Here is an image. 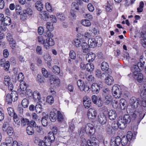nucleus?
Here are the masks:
<instances>
[{
  "label": "nucleus",
  "instance_id": "1",
  "mask_svg": "<svg viewBox=\"0 0 146 146\" xmlns=\"http://www.w3.org/2000/svg\"><path fill=\"white\" fill-rule=\"evenodd\" d=\"M139 63L133 64L130 67L131 72L127 76L132 79L135 83L139 84L141 83L144 79L143 75L141 73L142 71L139 68Z\"/></svg>",
  "mask_w": 146,
  "mask_h": 146
},
{
  "label": "nucleus",
  "instance_id": "2",
  "mask_svg": "<svg viewBox=\"0 0 146 146\" xmlns=\"http://www.w3.org/2000/svg\"><path fill=\"white\" fill-rule=\"evenodd\" d=\"M15 9L17 14L20 15V19L23 21H26L33 14L32 10L30 8H27L23 10L22 12L21 13L22 8L19 5H16Z\"/></svg>",
  "mask_w": 146,
  "mask_h": 146
},
{
  "label": "nucleus",
  "instance_id": "3",
  "mask_svg": "<svg viewBox=\"0 0 146 146\" xmlns=\"http://www.w3.org/2000/svg\"><path fill=\"white\" fill-rule=\"evenodd\" d=\"M125 86L123 85H119L117 84L114 85L112 87L111 91L114 97L116 98H119L122 95Z\"/></svg>",
  "mask_w": 146,
  "mask_h": 146
},
{
  "label": "nucleus",
  "instance_id": "4",
  "mask_svg": "<svg viewBox=\"0 0 146 146\" xmlns=\"http://www.w3.org/2000/svg\"><path fill=\"white\" fill-rule=\"evenodd\" d=\"M52 37H48L46 41L43 37H38V42L43 45L44 47L46 49L49 48V46H52L54 44V41Z\"/></svg>",
  "mask_w": 146,
  "mask_h": 146
},
{
  "label": "nucleus",
  "instance_id": "5",
  "mask_svg": "<svg viewBox=\"0 0 146 146\" xmlns=\"http://www.w3.org/2000/svg\"><path fill=\"white\" fill-rule=\"evenodd\" d=\"M138 109V111L139 113V117L137 119V122L139 123L141 120L143 118L145 115V113L143 110V107H146V100H140V105Z\"/></svg>",
  "mask_w": 146,
  "mask_h": 146
},
{
  "label": "nucleus",
  "instance_id": "6",
  "mask_svg": "<svg viewBox=\"0 0 146 146\" xmlns=\"http://www.w3.org/2000/svg\"><path fill=\"white\" fill-rule=\"evenodd\" d=\"M103 84L102 82H97L92 84L90 87V89L93 94H97L99 93L100 90L103 88Z\"/></svg>",
  "mask_w": 146,
  "mask_h": 146
},
{
  "label": "nucleus",
  "instance_id": "7",
  "mask_svg": "<svg viewBox=\"0 0 146 146\" xmlns=\"http://www.w3.org/2000/svg\"><path fill=\"white\" fill-rule=\"evenodd\" d=\"M15 93H11L10 94H7L5 97V101L7 104L9 105H11L12 104L13 102L12 97H14V100H13V102H15L18 100V94L16 91H14Z\"/></svg>",
  "mask_w": 146,
  "mask_h": 146
},
{
  "label": "nucleus",
  "instance_id": "8",
  "mask_svg": "<svg viewBox=\"0 0 146 146\" xmlns=\"http://www.w3.org/2000/svg\"><path fill=\"white\" fill-rule=\"evenodd\" d=\"M87 115L88 118H90L92 123H94L96 121L97 115V111L93 108H90L88 110Z\"/></svg>",
  "mask_w": 146,
  "mask_h": 146
},
{
  "label": "nucleus",
  "instance_id": "9",
  "mask_svg": "<svg viewBox=\"0 0 146 146\" xmlns=\"http://www.w3.org/2000/svg\"><path fill=\"white\" fill-rule=\"evenodd\" d=\"M86 134L88 136L91 137L96 132V129L93 124L89 123H87L86 125Z\"/></svg>",
  "mask_w": 146,
  "mask_h": 146
},
{
  "label": "nucleus",
  "instance_id": "10",
  "mask_svg": "<svg viewBox=\"0 0 146 146\" xmlns=\"http://www.w3.org/2000/svg\"><path fill=\"white\" fill-rule=\"evenodd\" d=\"M91 99L93 103L98 107H101L103 105V101L100 96L93 95L91 97Z\"/></svg>",
  "mask_w": 146,
  "mask_h": 146
},
{
  "label": "nucleus",
  "instance_id": "11",
  "mask_svg": "<svg viewBox=\"0 0 146 146\" xmlns=\"http://www.w3.org/2000/svg\"><path fill=\"white\" fill-rule=\"evenodd\" d=\"M129 111V115L130 116V119L131 121H133L136 120L137 124H139V123H138L137 119L138 118L139 113L138 111V109H137V111H136L133 109H130Z\"/></svg>",
  "mask_w": 146,
  "mask_h": 146
},
{
  "label": "nucleus",
  "instance_id": "12",
  "mask_svg": "<svg viewBox=\"0 0 146 146\" xmlns=\"http://www.w3.org/2000/svg\"><path fill=\"white\" fill-rule=\"evenodd\" d=\"M3 84L4 85L8 87L9 90L11 91H12L14 86L12 83L11 82V78L9 76L6 75L5 76Z\"/></svg>",
  "mask_w": 146,
  "mask_h": 146
},
{
  "label": "nucleus",
  "instance_id": "13",
  "mask_svg": "<svg viewBox=\"0 0 146 146\" xmlns=\"http://www.w3.org/2000/svg\"><path fill=\"white\" fill-rule=\"evenodd\" d=\"M130 104L132 109L135 110L140 105V100L139 98L132 97L130 99Z\"/></svg>",
  "mask_w": 146,
  "mask_h": 146
},
{
  "label": "nucleus",
  "instance_id": "14",
  "mask_svg": "<svg viewBox=\"0 0 146 146\" xmlns=\"http://www.w3.org/2000/svg\"><path fill=\"white\" fill-rule=\"evenodd\" d=\"M0 21L1 23L4 25L9 26L11 25V19L8 16H6L5 17L3 14H0Z\"/></svg>",
  "mask_w": 146,
  "mask_h": 146
},
{
  "label": "nucleus",
  "instance_id": "15",
  "mask_svg": "<svg viewBox=\"0 0 146 146\" xmlns=\"http://www.w3.org/2000/svg\"><path fill=\"white\" fill-rule=\"evenodd\" d=\"M130 116L129 114H125L123 117H121L120 119H119L121 121V124H123V126H125L124 129L126 127L127 124H129L131 121Z\"/></svg>",
  "mask_w": 146,
  "mask_h": 146
},
{
  "label": "nucleus",
  "instance_id": "16",
  "mask_svg": "<svg viewBox=\"0 0 146 146\" xmlns=\"http://www.w3.org/2000/svg\"><path fill=\"white\" fill-rule=\"evenodd\" d=\"M121 142V138L119 136L113 137L111 138L110 142V146H119Z\"/></svg>",
  "mask_w": 146,
  "mask_h": 146
},
{
  "label": "nucleus",
  "instance_id": "17",
  "mask_svg": "<svg viewBox=\"0 0 146 146\" xmlns=\"http://www.w3.org/2000/svg\"><path fill=\"white\" fill-rule=\"evenodd\" d=\"M111 127L114 131H117L118 128L120 129H124L125 126H123V124H121V121L119 119L116 121H113Z\"/></svg>",
  "mask_w": 146,
  "mask_h": 146
},
{
  "label": "nucleus",
  "instance_id": "18",
  "mask_svg": "<svg viewBox=\"0 0 146 146\" xmlns=\"http://www.w3.org/2000/svg\"><path fill=\"white\" fill-rule=\"evenodd\" d=\"M0 65L3 68L4 70L6 71L9 70L10 66L9 61H6L5 59L3 58L0 60Z\"/></svg>",
  "mask_w": 146,
  "mask_h": 146
},
{
  "label": "nucleus",
  "instance_id": "19",
  "mask_svg": "<svg viewBox=\"0 0 146 146\" xmlns=\"http://www.w3.org/2000/svg\"><path fill=\"white\" fill-rule=\"evenodd\" d=\"M83 102L84 106L86 109H88L92 105V103L90 98L87 96L84 97L83 99Z\"/></svg>",
  "mask_w": 146,
  "mask_h": 146
},
{
  "label": "nucleus",
  "instance_id": "20",
  "mask_svg": "<svg viewBox=\"0 0 146 146\" xmlns=\"http://www.w3.org/2000/svg\"><path fill=\"white\" fill-rule=\"evenodd\" d=\"M106 115L103 113H100L98 116V121L102 125H104L107 122Z\"/></svg>",
  "mask_w": 146,
  "mask_h": 146
},
{
  "label": "nucleus",
  "instance_id": "21",
  "mask_svg": "<svg viewBox=\"0 0 146 146\" xmlns=\"http://www.w3.org/2000/svg\"><path fill=\"white\" fill-rule=\"evenodd\" d=\"M51 84H53L54 86L58 87L60 83V80L58 77L55 75H52L50 78Z\"/></svg>",
  "mask_w": 146,
  "mask_h": 146
},
{
  "label": "nucleus",
  "instance_id": "22",
  "mask_svg": "<svg viewBox=\"0 0 146 146\" xmlns=\"http://www.w3.org/2000/svg\"><path fill=\"white\" fill-rule=\"evenodd\" d=\"M72 8L73 9L70 11V17L72 19H74L76 17L75 11H74V9L78 10V5L76 2H73L72 3L71 5Z\"/></svg>",
  "mask_w": 146,
  "mask_h": 146
},
{
  "label": "nucleus",
  "instance_id": "23",
  "mask_svg": "<svg viewBox=\"0 0 146 146\" xmlns=\"http://www.w3.org/2000/svg\"><path fill=\"white\" fill-rule=\"evenodd\" d=\"M96 57V55L94 53L90 52L87 54L86 59L89 62H92L94 60Z\"/></svg>",
  "mask_w": 146,
  "mask_h": 146
},
{
  "label": "nucleus",
  "instance_id": "24",
  "mask_svg": "<svg viewBox=\"0 0 146 146\" xmlns=\"http://www.w3.org/2000/svg\"><path fill=\"white\" fill-rule=\"evenodd\" d=\"M83 40L82 41V43L81 44V46L82 49L83 50L84 52H90V45L88 44L86 42H83Z\"/></svg>",
  "mask_w": 146,
  "mask_h": 146
},
{
  "label": "nucleus",
  "instance_id": "25",
  "mask_svg": "<svg viewBox=\"0 0 146 146\" xmlns=\"http://www.w3.org/2000/svg\"><path fill=\"white\" fill-rule=\"evenodd\" d=\"M120 107L121 110H125L127 108V102L125 99L121 98L119 101Z\"/></svg>",
  "mask_w": 146,
  "mask_h": 146
},
{
  "label": "nucleus",
  "instance_id": "26",
  "mask_svg": "<svg viewBox=\"0 0 146 146\" xmlns=\"http://www.w3.org/2000/svg\"><path fill=\"white\" fill-rule=\"evenodd\" d=\"M124 90H123L122 95L123 97L127 100H129L131 98V94L128 91V88L126 87H124Z\"/></svg>",
  "mask_w": 146,
  "mask_h": 146
},
{
  "label": "nucleus",
  "instance_id": "27",
  "mask_svg": "<svg viewBox=\"0 0 146 146\" xmlns=\"http://www.w3.org/2000/svg\"><path fill=\"white\" fill-rule=\"evenodd\" d=\"M108 114L109 118L111 120L115 119L117 116V114L116 111L114 110H110Z\"/></svg>",
  "mask_w": 146,
  "mask_h": 146
},
{
  "label": "nucleus",
  "instance_id": "28",
  "mask_svg": "<svg viewBox=\"0 0 146 146\" xmlns=\"http://www.w3.org/2000/svg\"><path fill=\"white\" fill-rule=\"evenodd\" d=\"M32 97L35 102H37L40 101V95L39 92L37 91H34L32 94Z\"/></svg>",
  "mask_w": 146,
  "mask_h": 146
},
{
  "label": "nucleus",
  "instance_id": "29",
  "mask_svg": "<svg viewBox=\"0 0 146 146\" xmlns=\"http://www.w3.org/2000/svg\"><path fill=\"white\" fill-rule=\"evenodd\" d=\"M131 142L125 136H123L121 138V143L122 145L129 146L131 145Z\"/></svg>",
  "mask_w": 146,
  "mask_h": 146
},
{
  "label": "nucleus",
  "instance_id": "30",
  "mask_svg": "<svg viewBox=\"0 0 146 146\" xmlns=\"http://www.w3.org/2000/svg\"><path fill=\"white\" fill-rule=\"evenodd\" d=\"M45 80L44 77L41 74H38L36 78V81L39 85L43 84L45 83Z\"/></svg>",
  "mask_w": 146,
  "mask_h": 146
},
{
  "label": "nucleus",
  "instance_id": "31",
  "mask_svg": "<svg viewBox=\"0 0 146 146\" xmlns=\"http://www.w3.org/2000/svg\"><path fill=\"white\" fill-rule=\"evenodd\" d=\"M103 103L106 105H108L112 102V99L111 96L110 95H107L105 96L103 99Z\"/></svg>",
  "mask_w": 146,
  "mask_h": 146
},
{
  "label": "nucleus",
  "instance_id": "32",
  "mask_svg": "<svg viewBox=\"0 0 146 146\" xmlns=\"http://www.w3.org/2000/svg\"><path fill=\"white\" fill-rule=\"evenodd\" d=\"M56 119L58 122L60 123H62L64 121V117L61 112L59 111H57Z\"/></svg>",
  "mask_w": 146,
  "mask_h": 146
},
{
  "label": "nucleus",
  "instance_id": "33",
  "mask_svg": "<svg viewBox=\"0 0 146 146\" xmlns=\"http://www.w3.org/2000/svg\"><path fill=\"white\" fill-rule=\"evenodd\" d=\"M49 119L52 122H54L56 120L57 112L51 111L48 115Z\"/></svg>",
  "mask_w": 146,
  "mask_h": 146
},
{
  "label": "nucleus",
  "instance_id": "34",
  "mask_svg": "<svg viewBox=\"0 0 146 146\" xmlns=\"http://www.w3.org/2000/svg\"><path fill=\"white\" fill-rule=\"evenodd\" d=\"M105 80L106 83L108 86L112 85L114 82V79L113 77L109 75L106 78Z\"/></svg>",
  "mask_w": 146,
  "mask_h": 146
},
{
  "label": "nucleus",
  "instance_id": "35",
  "mask_svg": "<svg viewBox=\"0 0 146 146\" xmlns=\"http://www.w3.org/2000/svg\"><path fill=\"white\" fill-rule=\"evenodd\" d=\"M143 57L142 56L140 57V62H138L139 63V68L140 69L142 70L144 69L145 66V63L146 62V60L142 58Z\"/></svg>",
  "mask_w": 146,
  "mask_h": 146
},
{
  "label": "nucleus",
  "instance_id": "36",
  "mask_svg": "<svg viewBox=\"0 0 146 146\" xmlns=\"http://www.w3.org/2000/svg\"><path fill=\"white\" fill-rule=\"evenodd\" d=\"M40 17L43 20H47L49 18L48 13L45 11H43L40 12Z\"/></svg>",
  "mask_w": 146,
  "mask_h": 146
},
{
  "label": "nucleus",
  "instance_id": "37",
  "mask_svg": "<svg viewBox=\"0 0 146 146\" xmlns=\"http://www.w3.org/2000/svg\"><path fill=\"white\" fill-rule=\"evenodd\" d=\"M95 74L97 77L102 78V77L103 76V75H106L107 74V73L104 72L102 74L100 70L97 69L95 71Z\"/></svg>",
  "mask_w": 146,
  "mask_h": 146
},
{
  "label": "nucleus",
  "instance_id": "38",
  "mask_svg": "<svg viewBox=\"0 0 146 146\" xmlns=\"http://www.w3.org/2000/svg\"><path fill=\"white\" fill-rule=\"evenodd\" d=\"M52 71L54 74L58 75L60 73V68L57 65H54L52 67Z\"/></svg>",
  "mask_w": 146,
  "mask_h": 146
},
{
  "label": "nucleus",
  "instance_id": "39",
  "mask_svg": "<svg viewBox=\"0 0 146 146\" xmlns=\"http://www.w3.org/2000/svg\"><path fill=\"white\" fill-rule=\"evenodd\" d=\"M89 42H90V45L91 48H94L97 46L95 38H89L88 40V44Z\"/></svg>",
  "mask_w": 146,
  "mask_h": 146
},
{
  "label": "nucleus",
  "instance_id": "40",
  "mask_svg": "<svg viewBox=\"0 0 146 146\" xmlns=\"http://www.w3.org/2000/svg\"><path fill=\"white\" fill-rule=\"evenodd\" d=\"M90 63H86V70L88 72L91 73L94 70V67L93 63L91 62Z\"/></svg>",
  "mask_w": 146,
  "mask_h": 146
},
{
  "label": "nucleus",
  "instance_id": "41",
  "mask_svg": "<svg viewBox=\"0 0 146 146\" xmlns=\"http://www.w3.org/2000/svg\"><path fill=\"white\" fill-rule=\"evenodd\" d=\"M101 69L103 71L106 72L109 69V66L108 63L105 62H103L101 64Z\"/></svg>",
  "mask_w": 146,
  "mask_h": 146
},
{
  "label": "nucleus",
  "instance_id": "42",
  "mask_svg": "<svg viewBox=\"0 0 146 146\" xmlns=\"http://www.w3.org/2000/svg\"><path fill=\"white\" fill-rule=\"evenodd\" d=\"M82 40V39H81ZM81 41L80 39L75 38L74 39L72 42V44L76 47L78 48L80 47L81 46Z\"/></svg>",
  "mask_w": 146,
  "mask_h": 146
},
{
  "label": "nucleus",
  "instance_id": "43",
  "mask_svg": "<svg viewBox=\"0 0 146 146\" xmlns=\"http://www.w3.org/2000/svg\"><path fill=\"white\" fill-rule=\"evenodd\" d=\"M128 140L131 142L133 141V140L135 139V136H133V135L131 131H128L127 133V135L125 136Z\"/></svg>",
  "mask_w": 146,
  "mask_h": 146
},
{
  "label": "nucleus",
  "instance_id": "44",
  "mask_svg": "<svg viewBox=\"0 0 146 146\" xmlns=\"http://www.w3.org/2000/svg\"><path fill=\"white\" fill-rule=\"evenodd\" d=\"M21 121V125L22 127H24L26 125L28 126L29 122V119L22 117L20 119Z\"/></svg>",
  "mask_w": 146,
  "mask_h": 146
},
{
  "label": "nucleus",
  "instance_id": "45",
  "mask_svg": "<svg viewBox=\"0 0 146 146\" xmlns=\"http://www.w3.org/2000/svg\"><path fill=\"white\" fill-rule=\"evenodd\" d=\"M4 131L9 136H12L14 132V130L12 127L9 126Z\"/></svg>",
  "mask_w": 146,
  "mask_h": 146
},
{
  "label": "nucleus",
  "instance_id": "46",
  "mask_svg": "<svg viewBox=\"0 0 146 146\" xmlns=\"http://www.w3.org/2000/svg\"><path fill=\"white\" fill-rule=\"evenodd\" d=\"M35 106V109L36 112L37 113H40L42 109V105L37 102Z\"/></svg>",
  "mask_w": 146,
  "mask_h": 146
},
{
  "label": "nucleus",
  "instance_id": "47",
  "mask_svg": "<svg viewBox=\"0 0 146 146\" xmlns=\"http://www.w3.org/2000/svg\"><path fill=\"white\" fill-rule=\"evenodd\" d=\"M47 137L48 138L49 141L52 143L54 141L55 139V135L52 133V132H49L48 133V136Z\"/></svg>",
  "mask_w": 146,
  "mask_h": 146
},
{
  "label": "nucleus",
  "instance_id": "48",
  "mask_svg": "<svg viewBox=\"0 0 146 146\" xmlns=\"http://www.w3.org/2000/svg\"><path fill=\"white\" fill-rule=\"evenodd\" d=\"M27 133L29 135H32L34 134V131L33 127L32 126L28 125L26 128Z\"/></svg>",
  "mask_w": 146,
  "mask_h": 146
},
{
  "label": "nucleus",
  "instance_id": "49",
  "mask_svg": "<svg viewBox=\"0 0 146 146\" xmlns=\"http://www.w3.org/2000/svg\"><path fill=\"white\" fill-rule=\"evenodd\" d=\"M76 83L78 88L81 91L83 90V87L85 84L83 81L81 79H79L76 82Z\"/></svg>",
  "mask_w": 146,
  "mask_h": 146
},
{
  "label": "nucleus",
  "instance_id": "50",
  "mask_svg": "<svg viewBox=\"0 0 146 146\" xmlns=\"http://www.w3.org/2000/svg\"><path fill=\"white\" fill-rule=\"evenodd\" d=\"M24 78L25 77L23 73L22 72H20L19 73L17 78V79L15 78V83L17 80H18L19 82H21L24 80Z\"/></svg>",
  "mask_w": 146,
  "mask_h": 146
},
{
  "label": "nucleus",
  "instance_id": "51",
  "mask_svg": "<svg viewBox=\"0 0 146 146\" xmlns=\"http://www.w3.org/2000/svg\"><path fill=\"white\" fill-rule=\"evenodd\" d=\"M88 84V82L85 84L84 85V86L83 87V90L82 89V90H81V91H84L86 93H88L91 90L90 87L91 86L89 85Z\"/></svg>",
  "mask_w": 146,
  "mask_h": 146
},
{
  "label": "nucleus",
  "instance_id": "52",
  "mask_svg": "<svg viewBox=\"0 0 146 146\" xmlns=\"http://www.w3.org/2000/svg\"><path fill=\"white\" fill-rule=\"evenodd\" d=\"M35 7L38 11H40L43 9V6L42 4L40 1H37L35 3Z\"/></svg>",
  "mask_w": 146,
  "mask_h": 146
},
{
  "label": "nucleus",
  "instance_id": "53",
  "mask_svg": "<svg viewBox=\"0 0 146 146\" xmlns=\"http://www.w3.org/2000/svg\"><path fill=\"white\" fill-rule=\"evenodd\" d=\"M42 76L46 78H47L50 76V73L48 72L47 70L44 68H42Z\"/></svg>",
  "mask_w": 146,
  "mask_h": 146
},
{
  "label": "nucleus",
  "instance_id": "54",
  "mask_svg": "<svg viewBox=\"0 0 146 146\" xmlns=\"http://www.w3.org/2000/svg\"><path fill=\"white\" fill-rule=\"evenodd\" d=\"M29 101L28 99L27 98H24L22 101L21 105L22 106L25 108H27L29 105Z\"/></svg>",
  "mask_w": 146,
  "mask_h": 146
},
{
  "label": "nucleus",
  "instance_id": "55",
  "mask_svg": "<svg viewBox=\"0 0 146 146\" xmlns=\"http://www.w3.org/2000/svg\"><path fill=\"white\" fill-rule=\"evenodd\" d=\"M81 23L83 25L86 27L90 26L91 24L90 21L87 19L82 20L81 21Z\"/></svg>",
  "mask_w": 146,
  "mask_h": 146
},
{
  "label": "nucleus",
  "instance_id": "56",
  "mask_svg": "<svg viewBox=\"0 0 146 146\" xmlns=\"http://www.w3.org/2000/svg\"><path fill=\"white\" fill-rule=\"evenodd\" d=\"M69 57L72 60H75L76 58V52L73 50L70 51L69 53Z\"/></svg>",
  "mask_w": 146,
  "mask_h": 146
},
{
  "label": "nucleus",
  "instance_id": "57",
  "mask_svg": "<svg viewBox=\"0 0 146 146\" xmlns=\"http://www.w3.org/2000/svg\"><path fill=\"white\" fill-rule=\"evenodd\" d=\"M46 27L47 29L50 31H52L54 29L53 25L50 22H48L46 23Z\"/></svg>",
  "mask_w": 146,
  "mask_h": 146
},
{
  "label": "nucleus",
  "instance_id": "58",
  "mask_svg": "<svg viewBox=\"0 0 146 146\" xmlns=\"http://www.w3.org/2000/svg\"><path fill=\"white\" fill-rule=\"evenodd\" d=\"M54 101V98L52 96L50 95L47 96L46 98V102L49 104L50 105H51L53 103Z\"/></svg>",
  "mask_w": 146,
  "mask_h": 146
},
{
  "label": "nucleus",
  "instance_id": "59",
  "mask_svg": "<svg viewBox=\"0 0 146 146\" xmlns=\"http://www.w3.org/2000/svg\"><path fill=\"white\" fill-rule=\"evenodd\" d=\"M95 37V38L96 40V42L97 46H98V47H99L102 45V38L101 37Z\"/></svg>",
  "mask_w": 146,
  "mask_h": 146
},
{
  "label": "nucleus",
  "instance_id": "60",
  "mask_svg": "<svg viewBox=\"0 0 146 146\" xmlns=\"http://www.w3.org/2000/svg\"><path fill=\"white\" fill-rule=\"evenodd\" d=\"M144 3L143 1H141L139 3V7L137 9V12L138 13L142 12L143 11L144 7Z\"/></svg>",
  "mask_w": 146,
  "mask_h": 146
},
{
  "label": "nucleus",
  "instance_id": "61",
  "mask_svg": "<svg viewBox=\"0 0 146 146\" xmlns=\"http://www.w3.org/2000/svg\"><path fill=\"white\" fill-rule=\"evenodd\" d=\"M106 131L107 133L109 135L113 134L115 133V131L111 127H108L106 128Z\"/></svg>",
  "mask_w": 146,
  "mask_h": 146
},
{
  "label": "nucleus",
  "instance_id": "62",
  "mask_svg": "<svg viewBox=\"0 0 146 146\" xmlns=\"http://www.w3.org/2000/svg\"><path fill=\"white\" fill-rule=\"evenodd\" d=\"M58 18L61 21H63L65 19V17L63 13H58L56 15Z\"/></svg>",
  "mask_w": 146,
  "mask_h": 146
},
{
  "label": "nucleus",
  "instance_id": "63",
  "mask_svg": "<svg viewBox=\"0 0 146 146\" xmlns=\"http://www.w3.org/2000/svg\"><path fill=\"white\" fill-rule=\"evenodd\" d=\"M142 39L140 40V43L144 48H146V37H141Z\"/></svg>",
  "mask_w": 146,
  "mask_h": 146
},
{
  "label": "nucleus",
  "instance_id": "64",
  "mask_svg": "<svg viewBox=\"0 0 146 146\" xmlns=\"http://www.w3.org/2000/svg\"><path fill=\"white\" fill-rule=\"evenodd\" d=\"M87 145L88 146H96V143L92 140L88 139L87 140Z\"/></svg>",
  "mask_w": 146,
  "mask_h": 146
}]
</instances>
